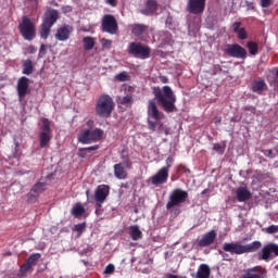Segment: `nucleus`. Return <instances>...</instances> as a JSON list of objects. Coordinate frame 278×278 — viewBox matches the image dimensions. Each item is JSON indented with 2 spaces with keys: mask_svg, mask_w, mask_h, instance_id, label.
I'll use <instances>...</instances> for the list:
<instances>
[{
  "mask_svg": "<svg viewBox=\"0 0 278 278\" xmlns=\"http://www.w3.org/2000/svg\"><path fill=\"white\" fill-rule=\"evenodd\" d=\"M48 189L47 182H37L35 184L30 191L27 193V202L34 204L38 201L39 197L45 193Z\"/></svg>",
  "mask_w": 278,
  "mask_h": 278,
  "instance_id": "f8f14e48",
  "label": "nucleus"
},
{
  "mask_svg": "<svg viewBox=\"0 0 278 278\" xmlns=\"http://www.w3.org/2000/svg\"><path fill=\"white\" fill-rule=\"evenodd\" d=\"M189 198V194L187 191L176 188L174 189L169 194V200L166 204V210L170 211L174 207H178L181 204L186 203Z\"/></svg>",
  "mask_w": 278,
  "mask_h": 278,
  "instance_id": "6e6552de",
  "label": "nucleus"
},
{
  "mask_svg": "<svg viewBox=\"0 0 278 278\" xmlns=\"http://www.w3.org/2000/svg\"><path fill=\"white\" fill-rule=\"evenodd\" d=\"M127 53L138 60H149L151 58V48L142 42L132 41L128 45Z\"/></svg>",
  "mask_w": 278,
  "mask_h": 278,
  "instance_id": "423d86ee",
  "label": "nucleus"
},
{
  "mask_svg": "<svg viewBox=\"0 0 278 278\" xmlns=\"http://www.w3.org/2000/svg\"><path fill=\"white\" fill-rule=\"evenodd\" d=\"M103 214V210L101 208V206L99 207V206H97V208H96V215L97 216H100V215H102Z\"/></svg>",
  "mask_w": 278,
  "mask_h": 278,
  "instance_id": "052dcab7",
  "label": "nucleus"
},
{
  "mask_svg": "<svg viewBox=\"0 0 278 278\" xmlns=\"http://www.w3.org/2000/svg\"><path fill=\"white\" fill-rule=\"evenodd\" d=\"M39 132V148L47 149L49 148L52 141V129L51 122L49 118H42Z\"/></svg>",
  "mask_w": 278,
  "mask_h": 278,
  "instance_id": "0eeeda50",
  "label": "nucleus"
},
{
  "mask_svg": "<svg viewBox=\"0 0 278 278\" xmlns=\"http://www.w3.org/2000/svg\"><path fill=\"white\" fill-rule=\"evenodd\" d=\"M276 257H278V244L276 243H268L264 245L262 251H260L257 254L258 261H264L266 263Z\"/></svg>",
  "mask_w": 278,
  "mask_h": 278,
  "instance_id": "9b49d317",
  "label": "nucleus"
},
{
  "mask_svg": "<svg viewBox=\"0 0 278 278\" xmlns=\"http://www.w3.org/2000/svg\"><path fill=\"white\" fill-rule=\"evenodd\" d=\"M206 0H188L187 11L194 15L203 13Z\"/></svg>",
  "mask_w": 278,
  "mask_h": 278,
  "instance_id": "a211bd4d",
  "label": "nucleus"
},
{
  "mask_svg": "<svg viewBox=\"0 0 278 278\" xmlns=\"http://www.w3.org/2000/svg\"><path fill=\"white\" fill-rule=\"evenodd\" d=\"M223 251L226 253H230L231 255H242L243 253V244L238 242H225L223 244Z\"/></svg>",
  "mask_w": 278,
  "mask_h": 278,
  "instance_id": "6ab92c4d",
  "label": "nucleus"
},
{
  "mask_svg": "<svg viewBox=\"0 0 278 278\" xmlns=\"http://www.w3.org/2000/svg\"><path fill=\"white\" fill-rule=\"evenodd\" d=\"M128 230L132 241H139L142 239V231L140 230V227L138 225L130 226Z\"/></svg>",
  "mask_w": 278,
  "mask_h": 278,
  "instance_id": "bb28decb",
  "label": "nucleus"
},
{
  "mask_svg": "<svg viewBox=\"0 0 278 278\" xmlns=\"http://www.w3.org/2000/svg\"><path fill=\"white\" fill-rule=\"evenodd\" d=\"M33 68H34V63L30 59L24 61L23 71H33Z\"/></svg>",
  "mask_w": 278,
  "mask_h": 278,
  "instance_id": "a19ab883",
  "label": "nucleus"
},
{
  "mask_svg": "<svg viewBox=\"0 0 278 278\" xmlns=\"http://www.w3.org/2000/svg\"><path fill=\"white\" fill-rule=\"evenodd\" d=\"M98 149H99V144H96V146H91V147H87V148H81V151L91 153V152L98 151Z\"/></svg>",
  "mask_w": 278,
  "mask_h": 278,
  "instance_id": "49530a36",
  "label": "nucleus"
},
{
  "mask_svg": "<svg viewBox=\"0 0 278 278\" xmlns=\"http://www.w3.org/2000/svg\"><path fill=\"white\" fill-rule=\"evenodd\" d=\"M157 11V1L155 0H148L146 2V9L141 11L144 15H153Z\"/></svg>",
  "mask_w": 278,
  "mask_h": 278,
  "instance_id": "a878e982",
  "label": "nucleus"
},
{
  "mask_svg": "<svg viewBox=\"0 0 278 278\" xmlns=\"http://www.w3.org/2000/svg\"><path fill=\"white\" fill-rule=\"evenodd\" d=\"M16 92L20 103H23L29 92V78L22 76L17 80Z\"/></svg>",
  "mask_w": 278,
  "mask_h": 278,
  "instance_id": "4468645a",
  "label": "nucleus"
},
{
  "mask_svg": "<svg viewBox=\"0 0 278 278\" xmlns=\"http://www.w3.org/2000/svg\"><path fill=\"white\" fill-rule=\"evenodd\" d=\"M236 198L239 203H244L252 198L251 191L244 186L239 187L236 191Z\"/></svg>",
  "mask_w": 278,
  "mask_h": 278,
  "instance_id": "5701e85b",
  "label": "nucleus"
},
{
  "mask_svg": "<svg viewBox=\"0 0 278 278\" xmlns=\"http://www.w3.org/2000/svg\"><path fill=\"white\" fill-rule=\"evenodd\" d=\"M72 33V27L70 25H64L60 28H58L55 33V39L60 42H65L66 40H70Z\"/></svg>",
  "mask_w": 278,
  "mask_h": 278,
  "instance_id": "4be33fe9",
  "label": "nucleus"
},
{
  "mask_svg": "<svg viewBox=\"0 0 278 278\" xmlns=\"http://www.w3.org/2000/svg\"><path fill=\"white\" fill-rule=\"evenodd\" d=\"M224 55L228 58H237V60H245L247 50L238 43H226L222 47Z\"/></svg>",
  "mask_w": 278,
  "mask_h": 278,
  "instance_id": "1a4fd4ad",
  "label": "nucleus"
},
{
  "mask_svg": "<svg viewBox=\"0 0 278 278\" xmlns=\"http://www.w3.org/2000/svg\"><path fill=\"white\" fill-rule=\"evenodd\" d=\"M103 139V129H83L78 136L77 140L81 144H92L100 142Z\"/></svg>",
  "mask_w": 278,
  "mask_h": 278,
  "instance_id": "39448f33",
  "label": "nucleus"
},
{
  "mask_svg": "<svg viewBox=\"0 0 278 278\" xmlns=\"http://www.w3.org/2000/svg\"><path fill=\"white\" fill-rule=\"evenodd\" d=\"M152 92L163 111L167 114L174 113L177 111L175 103H176V96L173 92L172 88L168 86H164L163 88L153 87Z\"/></svg>",
  "mask_w": 278,
  "mask_h": 278,
  "instance_id": "f257e3e1",
  "label": "nucleus"
},
{
  "mask_svg": "<svg viewBox=\"0 0 278 278\" xmlns=\"http://www.w3.org/2000/svg\"><path fill=\"white\" fill-rule=\"evenodd\" d=\"M266 233L275 235L278 233V225H270L266 228Z\"/></svg>",
  "mask_w": 278,
  "mask_h": 278,
  "instance_id": "79ce46f5",
  "label": "nucleus"
},
{
  "mask_svg": "<svg viewBox=\"0 0 278 278\" xmlns=\"http://www.w3.org/2000/svg\"><path fill=\"white\" fill-rule=\"evenodd\" d=\"M86 126L88 130H93V128L96 127V122L93 119H89L87 121Z\"/></svg>",
  "mask_w": 278,
  "mask_h": 278,
  "instance_id": "3c124183",
  "label": "nucleus"
},
{
  "mask_svg": "<svg viewBox=\"0 0 278 278\" xmlns=\"http://www.w3.org/2000/svg\"><path fill=\"white\" fill-rule=\"evenodd\" d=\"M160 79H161L162 84H168V77L160 76Z\"/></svg>",
  "mask_w": 278,
  "mask_h": 278,
  "instance_id": "680f3d73",
  "label": "nucleus"
},
{
  "mask_svg": "<svg viewBox=\"0 0 278 278\" xmlns=\"http://www.w3.org/2000/svg\"><path fill=\"white\" fill-rule=\"evenodd\" d=\"M211 276V268L207 264H200L198 267L197 274H192V277L194 278H210Z\"/></svg>",
  "mask_w": 278,
  "mask_h": 278,
  "instance_id": "b1692460",
  "label": "nucleus"
},
{
  "mask_svg": "<svg viewBox=\"0 0 278 278\" xmlns=\"http://www.w3.org/2000/svg\"><path fill=\"white\" fill-rule=\"evenodd\" d=\"M40 253H34L29 255V257L26 260V263L33 268L40 261Z\"/></svg>",
  "mask_w": 278,
  "mask_h": 278,
  "instance_id": "72a5a7b5",
  "label": "nucleus"
},
{
  "mask_svg": "<svg viewBox=\"0 0 278 278\" xmlns=\"http://www.w3.org/2000/svg\"><path fill=\"white\" fill-rule=\"evenodd\" d=\"M59 18L60 12L55 9L48 8L43 14L42 23L53 27Z\"/></svg>",
  "mask_w": 278,
  "mask_h": 278,
  "instance_id": "f3484780",
  "label": "nucleus"
},
{
  "mask_svg": "<svg viewBox=\"0 0 278 278\" xmlns=\"http://www.w3.org/2000/svg\"><path fill=\"white\" fill-rule=\"evenodd\" d=\"M241 23L240 22H235L233 23V31L238 34L240 30Z\"/></svg>",
  "mask_w": 278,
  "mask_h": 278,
  "instance_id": "13d9d810",
  "label": "nucleus"
},
{
  "mask_svg": "<svg viewBox=\"0 0 278 278\" xmlns=\"http://www.w3.org/2000/svg\"><path fill=\"white\" fill-rule=\"evenodd\" d=\"M267 88L266 83L263 79L254 80L252 84V91L256 92L257 94H261L263 90Z\"/></svg>",
  "mask_w": 278,
  "mask_h": 278,
  "instance_id": "cd10ccee",
  "label": "nucleus"
},
{
  "mask_svg": "<svg viewBox=\"0 0 278 278\" xmlns=\"http://www.w3.org/2000/svg\"><path fill=\"white\" fill-rule=\"evenodd\" d=\"M222 123V117L220 116H215L214 117V124L219 125Z\"/></svg>",
  "mask_w": 278,
  "mask_h": 278,
  "instance_id": "bf43d9fd",
  "label": "nucleus"
},
{
  "mask_svg": "<svg viewBox=\"0 0 278 278\" xmlns=\"http://www.w3.org/2000/svg\"><path fill=\"white\" fill-rule=\"evenodd\" d=\"M51 29H52V26L42 23L40 31H39L40 38H42L43 40H48V38H49L50 34H51Z\"/></svg>",
  "mask_w": 278,
  "mask_h": 278,
  "instance_id": "7c9ffc66",
  "label": "nucleus"
},
{
  "mask_svg": "<svg viewBox=\"0 0 278 278\" xmlns=\"http://www.w3.org/2000/svg\"><path fill=\"white\" fill-rule=\"evenodd\" d=\"M244 111L251 112L252 114H255L256 112L255 106H252V105L244 106Z\"/></svg>",
  "mask_w": 278,
  "mask_h": 278,
  "instance_id": "6e6d98bb",
  "label": "nucleus"
},
{
  "mask_svg": "<svg viewBox=\"0 0 278 278\" xmlns=\"http://www.w3.org/2000/svg\"><path fill=\"white\" fill-rule=\"evenodd\" d=\"M30 270H33V267L29 266L27 262H25L23 265L20 266L18 273L21 277H25Z\"/></svg>",
  "mask_w": 278,
  "mask_h": 278,
  "instance_id": "c9c22d12",
  "label": "nucleus"
},
{
  "mask_svg": "<svg viewBox=\"0 0 278 278\" xmlns=\"http://www.w3.org/2000/svg\"><path fill=\"white\" fill-rule=\"evenodd\" d=\"M131 162L129 160L125 161L124 163H117L114 165V176L118 179V180H125L127 179V170H125V168L127 169H131Z\"/></svg>",
  "mask_w": 278,
  "mask_h": 278,
  "instance_id": "dca6fc26",
  "label": "nucleus"
},
{
  "mask_svg": "<svg viewBox=\"0 0 278 278\" xmlns=\"http://www.w3.org/2000/svg\"><path fill=\"white\" fill-rule=\"evenodd\" d=\"M114 112V100L109 94L99 97L96 104V114L101 118H110Z\"/></svg>",
  "mask_w": 278,
  "mask_h": 278,
  "instance_id": "7ed1b4c3",
  "label": "nucleus"
},
{
  "mask_svg": "<svg viewBox=\"0 0 278 278\" xmlns=\"http://www.w3.org/2000/svg\"><path fill=\"white\" fill-rule=\"evenodd\" d=\"M247 47L249 49L250 55H257V53H258V45L256 42L248 41Z\"/></svg>",
  "mask_w": 278,
  "mask_h": 278,
  "instance_id": "f704fd0d",
  "label": "nucleus"
},
{
  "mask_svg": "<svg viewBox=\"0 0 278 278\" xmlns=\"http://www.w3.org/2000/svg\"><path fill=\"white\" fill-rule=\"evenodd\" d=\"M116 79H118V81H127V74H126L125 72L119 73V74L116 76Z\"/></svg>",
  "mask_w": 278,
  "mask_h": 278,
  "instance_id": "8fccbe9b",
  "label": "nucleus"
},
{
  "mask_svg": "<svg viewBox=\"0 0 278 278\" xmlns=\"http://www.w3.org/2000/svg\"><path fill=\"white\" fill-rule=\"evenodd\" d=\"M78 156L81 159H87L88 154H87L86 150H83V148H80L78 150Z\"/></svg>",
  "mask_w": 278,
  "mask_h": 278,
  "instance_id": "864d4df0",
  "label": "nucleus"
},
{
  "mask_svg": "<svg viewBox=\"0 0 278 278\" xmlns=\"http://www.w3.org/2000/svg\"><path fill=\"white\" fill-rule=\"evenodd\" d=\"M147 26L144 24H135L131 25V30L135 36H140L147 31Z\"/></svg>",
  "mask_w": 278,
  "mask_h": 278,
  "instance_id": "473e14b6",
  "label": "nucleus"
},
{
  "mask_svg": "<svg viewBox=\"0 0 278 278\" xmlns=\"http://www.w3.org/2000/svg\"><path fill=\"white\" fill-rule=\"evenodd\" d=\"M83 45H84L85 51H91V49H94L97 42L93 37H84Z\"/></svg>",
  "mask_w": 278,
  "mask_h": 278,
  "instance_id": "c756f323",
  "label": "nucleus"
},
{
  "mask_svg": "<svg viewBox=\"0 0 278 278\" xmlns=\"http://www.w3.org/2000/svg\"><path fill=\"white\" fill-rule=\"evenodd\" d=\"M86 213V208L83 204L77 203L71 211V214L76 218L81 217Z\"/></svg>",
  "mask_w": 278,
  "mask_h": 278,
  "instance_id": "2f4dec72",
  "label": "nucleus"
},
{
  "mask_svg": "<svg viewBox=\"0 0 278 278\" xmlns=\"http://www.w3.org/2000/svg\"><path fill=\"white\" fill-rule=\"evenodd\" d=\"M101 30L111 35L118 33V22L112 14L103 15L101 20Z\"/></svg>",
  "mask_w": 278,
  "mask_h": 278,
  "instance_id": "9d476101",
  "label": "nucleus"
},
{
  "mask_svg": "<svg viewBox=\"0 0 278 278\" xmlns=\"http://www.w3.org/2000/svg\"><path fill=\"white\" fill-rule=\"evenodd\" d=\"M86 228H87V223L84 222V223H79V224L75 225L74 230L76 232H78L79 235H81L85 232Z\"/></svg>",
  "mask_w": 278,
  "mask_h": 278,
  "instance_id": "58836bf2",
  "label": "nucleus"
},
{
  "mask_svg": "<svg viewBox=\"0 0 278 278\" xmlns=\"http://www.w3.org/2000/svg\"><path fill=\"white\" fill-rule=\"evenodd\" d=\"M178 172L179 173H182V174H190V169L189 168H187L185 165H182V164H180L179 166H178Z\"/></svg>",
  "mask_w": 278,
  "mask_h": 278,
  "instance_id": "09e8293b",
  "label": "nucleus"
},
{
  "mask_svg": "<svg viewBox=\"0 0 278 278\" xmlns=\"http://www.w3.org/2000/svg\"><path fill=\"white\" fill-rule=\"evenodd\" d=\"M207 191H208L207 189H204V190L201 192V194L204 195V194L207 193Z\"/></svg>",
  "mask_w": 278,
  "mask_h": 278,
  "instance_id": "774afa93",
  "label": "nucleus"
},
{
  "mask_svg": "<svg viewBox=\"0 0 278 278\" xmlns=\"http://www.w3.org/2000/svg\"><path fill=\"white\" fill-rule=\"evenodd\" d=\"M23 73H24V75H31L33 72L31 71H24Z\"/></svg>",
  "mask_w": 278,
  "mask_h": 278,
  "instance_id": "338daca9",
  "label": "nucleus"
},
{
  "mask_svg": "<svg viewBox=\"0 0 278 278\" xmlns=\"http://www.w3.org/2000/svg\"><path fill=\"white\" fill-rule=\"evenodd\" d=\"M168 181V168H161L154 176L151 177L153 186L164 185Z\"/></svg>",
  "mask_w": 278,
  "mask_h": 278,
  "instance_id": "aec40b11",
  "label": "nucleus"
},
{
  "mask_svg": "<svg viewBox=\"0 0 278 278\" xmlns=\"http://www.w3.org/2000/svg\"><path fill=\"white\" fill-rule=\"evenodd\" d=\"M106 2L112 7H116V0H106Z\"/></svg>",
  "mask_w": 278,
  "mask_h": 278,
  "instance_id": "e2e57ef3",
  "label": "nucleus"
},
{
  "mask_svg": "<svg viewBox=\"0 0 278 278\" xmlns=\"http://www.w3.org/2000/svg\"><path fill=\"white\" fill-rule=\"evenodd\" d=\"M216 236H217V232H216V230H211V231H208V232H206L203 237H202V239H200L199 241H198V245L200 247V248H206V247H210V245H212L213 243H214V241L216 240Z\"/></svg>",
  "mask_w": 278,
  "mask_h": 278,
  "instance_id": "412c9836",
  "label": "nucleus"
},
{
  "mask_svg": "<svg viewBox=\"0 0 278 278\" xmlns=\"http://www.w3.org/2000/svg\"><path fill=\"white\" fill-rule=\"evenodd\" d=\"M173 162H174L173 156H168V157L166 159V166H164L163 168H167V173H168V170L170 169Z\"/></svg>",
  "mask_w": 278,
  "mask_h": 278,
  "instance_id": "de8ad7c7",
  "label": "nucleus"
},
{
  "mask_svg": "<svg viewBox=\"0 0 278 278\" xmlns=\"http://www.w3.org/2000/svg\"><path fill=\"white\" fill-rule=\"evenodd\" d=\"M167 278H178V276L175 274H167Z\"/></svg>",
  "mask_w": 278,
  "mask_h": 278,
  "instance_id": "69168bd1",
  "label": "nucleus"
},
{
  "mask_svg": "<svg viewBox=\"0 0 278 278\" xmlns=\"http://www.w3.org/2000/svg\"><path fill=\"white\" fill-rule=\"evenodd\" d=\"M119 105H125V108H131L134 105V94L128 93L118 99Z\"/></svg>",
  "mask_w": 278,
  "mask_h": 278,
  "instance_id": "c85d7f7f",
  "label": "nucleus"
},
{
  "mask_svg": "<svg viewBox=\"0 0 278 278\" xmlns=\"http://www.w3.org/2000/svg\"><path fill=\"white\" fill-rule=\"evenodd\" d=\"M160 40L163 42V45H169L172 40V35L168 31H162L160 35Z\"/></svg>",
  "mask_w": 278,
  "mask_h": 278,
  "instance_id": "e433bc0d",
  "label": "nucleus"
},
{
  "mask_svg": "<svg viewBox=\"0 0 278 278\" xmlns=\"http://www.w3.org/2000/svg\"><path fill=\"white\" fill-rule=\"evenodd\" d=\"M110 197V186L99 185L94 191V201L97 207H102L105 200Z\"/></svg>",
  "mask_w": 278,
  "mask_h": 278,
  "instance_id": "ddd939ff",
  "label": "nucleus"
},
{
  "mask_svg": "<svg viewBox=\"0 0 278 278\" xmlns=\"http://www.w3.org/2000/svg\"><path fill=\"white\" fill-rule=\"evenodd\" d=\"M237 34H238V38L240 40H247L248 34H247V31H245V29L243 27L240 28V30H238Z\"/></svg>",
  "mask_w": 278,
  "mask_h": 278,
  "instance_id": "37998d69",
  "label": "nucleus"
},
{
  "mask_svg": "<svg viewBox=\"0 0 278 278\" xmlns=\"http://www.w3.org/2000/svg\"><path fill=\"white\" fill-rule=\"evenodd\" d=\"M262 153L264 154V156H266L270 160L275 159V155H274V152L271 149L263 150Z\"/></svg>",
  "mask_w": 278,
  "mask_h": 278,
  "instance_id": "a18cd8bd",
  "label": "nucleus"
},
{
  "mask_svg": "<svg viewBox=\"0 0 278 278\" xmlns=\"http://www.w3.org/2000/svg\"><path fill=\"white\" fill-rule=\"evenodd\" d=\"M273 0H261L262 8H268L271 4Z\"/></svg>",
  "mask_w": 278,
  "mask_h": 278,
  "instance_id": "5fc2aeb1",
  "label": "nucleus"
},
{
  "mask_svg": "<svg viewBox=\"0 0 278 278\" xmlns=\"http://www.w3.org/2000/svg\"><path fill=\"white\" fill-rule=\"evenodd\" d=\"M225 150H226L225 142L223 144H220V143L213 144V151L216 152L218 155H224Z\"/></svg>",
  "mask_w": 278,
  "mask_h": 278,
  "instance_id": "4c0bfd02",
  "label": "nucleus"
},
{
  "mask_svg": "<svg viewBox=\"0 0 278 278\" xmlns=\"http://www.w3.org/2000/svg\"><path fill=\"white\" fill-rule=\"evenodd\" d=\"M100 43L102 46V49H112V40L102 38L100 39Z\"/></svg>",
  "mask_w": 278,
  "mask_h": 278,
  "instance_id": "ea45409f",
  "label": "nucleus"
},
{
  "mask_svg": "<svg viewBox=\"0 0 278 278\" xmlns=\"http://www.w3.org/2000/svg\"><path fill=\"white\" fill-rule=\"evenodd\" d=\"M164 118V113L160 112L157 109V103L155 100L148 101V128L150 131L155 132L157 126L160 129L164 126L162 119Z\"/></svg>",
  "mask_w": 278,
  "mask_h": 278,
  "instance_id": "f03ea898",
  "label": "nucleus"
},
{
  "mask_svg": "<svg viewBox=\"0 0 278 278\" xmlns=\"http://www.w3.org/2000/svg\"><path fill=\"white\" fill-rule=\"evenodd\" d=\"M261 248H262L261 241H253V242H251V243H249V244H245V245L242 244L243 254L255 253V252H257Z\"/></svg>",
  "mask_w": 278,
  "mask_h": 278,
  "instance_id": "393cba45",
  "label": "nucleus"
},
{
  "mask_svg": "<svg viewBox=\"0 0 278 278\" xmlns=\"http://www.w3.org/2000/svg\"><path fill=\"white\" fill-rule=\"evenodd\" d=\"M218 254L224 258V261L230 262L231 258H228V254L225 253L223 250H218Z\"/></svg>",
  "mask_w": 278,
  "mask_h": 278,
  "instance_id": "603ef678",
  "label": "nucleus"
},
{
  "mask_svg": "<svg viewBox=\"0 0 278 278\" xmlns=\"http://www.w3.org/2000/svg\"><path fill=\"white\" fill-rule=\"evenodd\" d=\"M18 30L24 40L31 42L37 36L36 24L28 16H23L22 22L18 24Z\"/></svg>",
  "mask_w": 278,
  "mask_h": 278,
  "instance_id": "20e7f679",
  "label": "nucleus"
},
{
  "mask_svg": "<svg viewBox=\"0 0 278 278\" xmlns=\"http://www.w3.org/2000/svg\"><path fill=\"white\" fill-rule=\"evenodd\" d=\"M46 53H47V46L41 45L39 49V55H46Z\"/></svg>",
  "mask_w": 278,
  "mask_h": 278,
  "instance_id": "4d7b16f0",
  "label": "nucleus"
},
{
  "mask_svg": "<svg viewBox=\"0 0 278 278\" xmlns=\"http://www.w3.org/2000/svg\"><path fill=\"white\" fill-rule=\"evenodd\" d=\"M114 270H115L114 264H109L104 269V275H112L114 274Z\"/></svg>",
  "mask_w": 278,
  "mask_h": 278,
  "instance_id": "c03bdc74",
  "label": "nucleus"
},
{
  "mask_svg": "<svg viewBox=\"0 0 278 278\" xmlns=\"http://www.w3.org/2000/svg\"><path fill=\"white\" fill-rule=\"evenodd\" d=\"M267 270L262 266H254L243 270L241 278H266Z\"/></svg>",
  "mask_w": 278,
  "mask_h": 278,
  "instance_id": "2eb2a0df",
  "label": "nucleus"
},
{
  "mask_svg": "<svg viewBox=\"0 0 278 278\" xmlns=\"http://www.w3.org/2000/svg\"><path fill=\"white\" fill-rule=\"evenodd\" d=\"M247 5L249 9H254V3L247 1Z\"/></svg>",
  "mask_w": 278,
  "mask_h": 278,
  "instance_id": "0e129e2a",
  "label": "nucleus"
}]
</instances>
